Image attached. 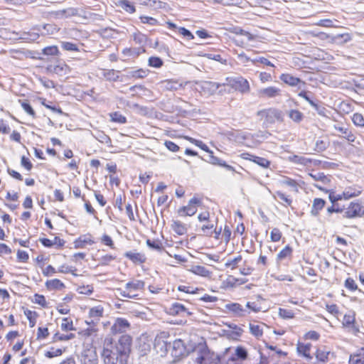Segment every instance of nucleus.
<instances>
[{
  "label": "nucleus",
  "mask_w": 364,
  "mask_h": 364,
  "mask_svg": "<svg viewBox=\"0 0 364 364\" xmlns=\"http://www.w3.org/2000/svg\"><path fill=\"white\" fill-rule=\"evenodd\" d=\"M360 359L362 360V363H364V346L358 350L357 353L350 355V363H353V360Z\"/></svg>",
  "instance_id": "nucleus-53"
},
{
  "label": "nucleus",
  "mask_w": 364,
  "mask_h": 364,
  "mask_svg": "<svg viewBox=\"0 0 364 364\" xmlns=\"http://www.w3.org/2000/svg\"><path fill=\"white\" fill-rule=\"evenodd\" d=\"M63 350L60 348H55L51 347L49 350L46 351L45 353L46 357L51 358L53 357L59 356L62 355Z\"/></svg>",
  "instance_id": "nucleus-51"
},
{
  "label": "nucleus",
  "mask_w": 364,
  "mask_h": 364,
  "mask_svg": "<svg viewBox=\"0 0 364 364\" xmlns=\"http://www.w3.org/2000/svg\"><path fill=\"white\" fill-rule=\"evenodd\" d=\"M225 309L232 312L235 316H245L250 313V311L244 309L242 306L238 303H230L225 305Z\"/></svg>",
  "instance_id": "nucleus-11"
},
{
  "label": "nucleus",
  "mask_w": 364,
  "mask_h": 364,
  "mask_svg": "<svg viewBox=\"0 0 364 364\" xmlns=\"http://www.w3.org/2000/svg\"><path fill=\"white\" fill-rule=\"evenodd\" d=\"M146 242L147 246L153 250H157L159 252H161L164 250V247H163L161 243L159 242L154 241V240H151L148 239Z\"/></svg>",
  "instance_id": "nucleus-50"
},
{
  "label": "nucleus",
  "mask_w": 364,
  "mask_h": 364,
  "mask_svg": "<svg viewBox=\"0 0 364 364\" xmlns=\"http://www.w3.org/2000/svg\"><path fill=\"white\" fill-rule=\"evenodd\" d=\"M95 137L101 143L107 144L111 143V139L109 136L105 134L103 132H98Z\"/></svg>",
  "instance_id": "nucleus-58"
},
{
  "label": "nucleus",
  "mask_w": 364,
  "mask_h": 364,
  "mask_svg": "<svg viewBox=\"0 0 364 364\" xmlns=\"http://www.w3.org/2000/svg\"><path fill=\"white\" fill-rule=\"evenodd\" d=\"M328 141H323L321 139H318L316 142L314 151H316V152H322V151H325L328 148Z\"/></svg>",
  "instance_id": "nucleus-40"
},
{
  "label": "nucleus",
  "mask_w": 364,
  "mask_h": 364,
  "mask_svg": "<svg viewBox=\"0 0 364 364\" xmlns=\"http://www.w3.org/2000/svg\"><path fill=\"white\" fill-rule=\"evenodd\" d=\"M227 84L232 88L242 93L250 91L249 82L242 76L228 77L225 79Z\"/></svg>",
  "instance_id": "nucleus-3"
},
{
  "label": "nucleus",
  "mask_w": 364,
  "mask_h": 364,
  "mask_svg": "<svg viewBox=\"0 0 364 364\" xmlns=\"http://www.w3.org/2000/svg\"><path fill=\"white\" fill-rule=\"evenodd\" d=\"M124 257L129 259L134 263L142 264L146 262V257L139 252H127Z\"/></svg>",
  "instance_id": "nucleus-19"
},
{
  "label": "nucleus",
  "mask_w": 364,
  "mask_h": 364,
  "mask_svg": "<svg viewBox=\"0 0 364 364\" xmlns=\"http://www.w3.org/2000/svg\"><path fill=\"white\" fill-rule=\"evenodd\" d=\"M292 248L289 245H287L277 255V259L282 260L291 255Z\"/></svg>",
  "instance_id": "nucleus-35"
},
{
  "label": "nucleus",
  "mask_w": 364,
  "mask_h": 364,
  "mask_svg": "<svg viewBox=\"0 0 364 364\" xmlns=\"http://www.w3.org/2000/svg\"><path fill=\"white\" fill-rule=\"evenodd\" d=\"M193 272L203 277H208L210 274V272L205 267L199 265L194 267Z\"/></svg>",
  "instance_id": "nucleus-55"
},
{
  "label": "nucleus",
  "mask_w": 364,
  "mask_h": 364,
  "mask_svg": "<svg viewBox=\"0 0 364 364\" xmlns=\"http://www.w3.org/2000/svg\"><path fill=\"white\" fill-rule=\"evenodd\" d=\"M147 75V71L143 69H139L129 72V76L134 78H144Z\"/></svg>",
  "instance_id": "nucleus-41"
},
{
  "label": "nucleus",
  "mask_w": 364,
  "mask_h": 364,
  "mask_svg": "<svg viewBox=\"0 0 364 364\" xmlns=\"http://www.w3.org/2000/svg\"><path fill=\"white\" fill-rule=\"evenodd\" d=\"M213 228L214 225L213 223H208L206 225H203L201 227V231L204 235L210 237L212 236Z\"/></svg>",
  "instance_id": "nucleus-56"
},
{
  "label": "nucleus",
  "mask_w": 364,
  "mask_h": 364,
  "mask_svg": "<svg viewBox=\"0 0 364 364\" xmlns=\"http://www.w3.org/2000/svg\"><path fill=\"white\" fill-rule=\"evenodd\" d=\"M129 326L130 324L127 319L117 318L112 326L111 331L113 333H123L129 328Z\"/></svg>",
  "instance_id": "nucleus-12"
},
{
  "label": "nucleus",
  "mask_w": 364,
  "mask_h": 364,
  "mask_svg": "<svg viewBox=\"0 0 364 364\" xmlns=\"http://www.w3.org/2000/svg\"><path fill=\"white\" fill-rule=\"evenodd\" d=\"M49 335L48 329L46 327H38L37 332V340L46 338Z\"/></svg>",
  "instance_id": "nucleus-59"
},
{
  "label": "nucleus",
  "mask_w": 364,
  "mask_h": 364,
  "mask_svg": "<svg viewBox=\"0 0 364 364\" xmlns=\"http://www.w3.org/2000/svg\"><path fill=\"white\" fill-rule=\"evenodd\" d=\"M118 71L114 70H108L104 73L105 77L109 81L116 82L119 80V75H117Z\"/></svg>",
  "instance_id": "nucleus-38"
},
{
  "label": "nucleus",
  "mask_w": 364,
  "mask_h": 364,
  "mask_svg": "<svg viewBox=\"0 0 364 364\" xmlns=\"http://www.w3.org/2000/svg\"><path fill=\"white\" fill-rule=\"evenodd\" d=\"M326 205V201L322 198H314L311 210V215L316 217L319 215V211L321 210Z\"/></svg>",
  "instance_id": "nucleus-16"
},
{
  "label": "nucleus",
  "mask_w": 364,
  "mask_h": 364,
  "mask_svg": "<svg viewBox=\"0 0 364 364\" xmlns=\"http://www.w3.org/2000/svg\"><path fill=\"white\" fill-rule=\"evenodd\" d=\"M41 28L40 27H35L32 28L31 31L27 32H22L20 34L19 39L23 40L27 42H34L36 41L40 35Z\"/></svg>",
  "instance_id": "nucleus-13"
},
{
  "label": "nucleus",
  "mask_w": 364,
  "mask_h": 364,
  "mask_svg": "<svg viewBox=\"0 0 364 364\" xmlns=\"http://www.w3.org/2000/svg\"><path fill=\"white\" fill-rule=\"evenodd\" d=\"M204 56L208 59L218 61L222 64H224V65L227 64V60L223 59V58L221 57V55L220 54L206 53V54H205Z\"/></svg>",
  "instance_id": "nucleus-60"
},
{
  "label": "nucleus",
  "mask_w": 364,
  "mask_h": 364,
  "mask_svg": "<svg viewBox=\"0 0 364 364\" xmlns=\"http://www.w3.org/2000/svg\"><path fill=\"white\" fill-rule=\"evenodd\" d=\"M294 163L306 166L312 162V159L306 158L304 156L294 155L291 158Z\"/></svg>",
  "instance_id": "nucleus-34"
},
{
  "label": "nucleus",
  "mask_w": 364,
  "mask_h": 364,
  "mask_svg": "<svg viewBox=\"0 0 364 364\" xmlns=\"http://www.w3.org/2000/svg\"><path fill=\"white\" fill-rule=\"evenodd\" d=\"M274 196L275 198L278 197L281 200H282L284 202L282 205L284 206L291 205L292 203V200L289 198L284 193L281 191H277Z\"/></svg>",
  "instance_id": "nucleus-42"
},
{
  "label": "nucleus",
  "mask_w": 364,
  "mask_h": 364,
  "mask_svg": "<svg viewBox=\"0 0 364 364\" xmlns=\"http://www.w3.org/2000/svg\"><path fill=\"white\" fill-rule=\"evenodd\" d=\"M202 200L197 197L192 198L189 201L188 204L186 206L181 207L178 210V213H184V215L192 216L196 214L197 211V207L202 205Z\"/></svg>",
  "instance_id": "nucleus-7"
},
{
  "label": "nucleus",
  "mask_w": 364,
  "mask_h": 364,
  "mask_svg": "<svg viewBox=\"0 0 364 364\" xmlns=\"http://www.w3.org/2000/svg\"><path fill=\"white\" fill-rule=\"evenodd\" d=\"M144 284L143 281L136 280L127 283L125 288L127 290H140L144 289Z\"/></svg>",
  "instance_id": "nucleus-31"
},
{
  "label": "nucleus",
  "mask_w": 364,
  "mask_h": 364,
  "mask_svg": "<svg viewBox=\"0 0 364 364\" xmlns=\"http://www.w3.org/2000/svg\"><path fill=\"white\" fill-rule=\"evenodd\" d=\"M117 6L129 14H134L136 11L134 4L128 0H120L117 3Z\"/></svg>",
  "instance_id": "nucleus-21"
},
{
  "label": "nucleus",
  "mask_w": 364,
  "mask_h": 364,
  "mask_svg": "<svg viewBox=\"0 0 364 364\" xmlns=\"http://www.w3.org/2000/svg\"><path fill=\"white\" fill-rule=\"evenodd\" d=\"M287 114L296 123H300L304 118V114L298 109H290L288 111Z\"/></svg>",
  "instance_id": "nucleus-25"
},
{
  "label": "nucleus",
  "mask_w": 364,
  "mask_h": 364,
  "mask_svg": "<svg viewBox=\"0 0 364 364\" xmlns=\"http://www.w3.org/2000/svg\"><path fill=\"white\" fill-rule=\"evenodd\" d=\"M139 18L142 23H146V24H149L151 26H156V25L159 24V21L156 18L150 17V16H141L139 17Z\"/></svg>",
  "instance_id": "nucleus-54"
},
{
  "label": "nucleus",
  "mask_w": 364,
  "mask_h": 364,
  "mask_svg": "<svg viewBox=\"0 0 364 364\" xmlns=\"http://www.w3.org/2000/svg\"><path fill=\"white\" fill-rule=\"evenodd\" d=\"M46 286L49 290L61 289L65 287V284L58 279L48 280Z\"/></svg>",
  "instance_id": "nucleus-26"
},
{
  "label": "nucleus",
  "mask_w": 364,
  "mask_h": 364,
  "mask_svg": "<svg viewBox=\"0 0 364 364\" xmlns=\"http://www.w3.org/2000/svg\"><path fill=\"white\" fill-rule=\"evenodd\" d=\"M279 79L285 84L291 87H297L298 89L304 88L306 83L300 78L293 76L289 73H283L280 75Z\"/></svg>",
  "instance_id": "nucleus-8"
},
{
  "label": "nucleus",
  "mask_w": 364,
  "mask_h": 364,
  "mask_svg": "<svg viewBox=\"0 0 364 364\" xmlns=\"http://www.w3.org/2000/svg\"><path fill=\"white\" fill-rule=\"evenodd\" d=\"M250 333L257 338L262 336V330L259 325L250 324Z\"/></svg>",
  "instance_id": "nucleus-57"
},
{
  "label": "nucleus",
  "mask_w": 364,
  "mask_h": 364,
  "mask_svg": "<svg viewBox=\"0 0 364 364\" xmlns=\"http://www.w3.org/2000/svg\"><path fill=\"white\" fill-rule=\"evenodd\" d=\"M39 27L41 28V31H39L40 35L42 36L53 34L57 31L55 26L50 23L45 24Z\"/></svg>",
  "instance_id": "nucleus-30"
},
{
  "label": "nucleus",
  "mask_w": 364,
  "mask_h": 364,
  "mask_svg": "<svg viewBox=\"0 0 364 364\" xmlns=\"http://www.w3.org/2000/svg\"><path fill=\"white\" fill-rule=\"evenodd\" d=\"M315 355H316L315 361L313 362L314 364H316L317 363H325L328 360V356L329 355V351H326V350H321V349H317Z\"/></svg>",
  "instance_id": "nucleus-23"
},
{
  "label": "nucleus",
  "mask_w": 364,
  "mask_h": 364,
  "mask_svg": "<svg viewBox=\"0 0 364 364\" xmlns=\"http://www.w3.org/2000/svg\"><path fill=\"white\" fill-rule=\"evenodd\" d=\"M355 322V315L354 314H346L343 316V325L344 326H350L353 324Z\"/></svg>",
  "instance_id": "nucleus-62"
},
{
  "label": "nucleus",
  "mask_w": 364,
  "mask_h": 364,
  "mask_svg": "<svg viewBox=\"0 0 364 364\" xmlns=\"http://www.w3.org/2000/svg\"><path fill=\"white\" fill-rule=\"evenodd\" d=\"M353 122L355 126L364 127V118L360 113H355L352 117Z\"/></svg>",
  "instance_id": "nucleus-52"
},
{
  "label": "nucleus",
  "mask_w": 364,
  "mask_h": 364,
  "mask_svg": "<svg viewBox=\"0 0 364 364\" xmlns=\"http://www.w3.org/2000/svg\"><path fill=\"white\" fill-rule=\"evenodd\" d=\"M24 314L29 321L30 327L31 328L34 327L36 325V318L38 316L37 312L33 311L29 309H26L24 311Z\"/></svg>",
  "instance_id": "nucleus-29"
},
{
  "label": "nucleus",
  "mask_w": 364,
  "mask_h": 364,
  "mask_svg": "<svg viewBox=\"0 0 364 364\" xmlns=\"http://www.w3.org/2000/svg\"><path fill=\"white\" fill-rule=\"evenodd\" d=\"M196 358H192L187 364H223L220 357L211 352L206 345H200L196 349Z\"/></svg>",
  "instance_id": "nucleus-2"
},
{
  "label": "nucleus",
  "mask_w": 364,
  "mask_h": 364,
  "mask_svg": "<svg viewBox=\"0 0 364 364\" xmlns=\"http://www.w3.org/2000/svg\"><path fill=\"white\" fill-rule=\"evenodd\" d=\"M178 33L182 35L183 37L186 38L188 40H191L194 38V36L193 33L184 27H179L178 28Z\"/></svg>",
  "instance_id": "nucleus-63"
},
{
  "label": "nucleus",
  "mask_w": 364,
  "mask_h": 364,
  "mask_svg": "<svg viewBox=\"0 0 364 364\" xmlns=\"http://www.w3.org/2000/svg\"><path fill=\"white\" fill-rule=\"evenodd\" d=\"M309 177L316 181H320L326 185L331 182V176H326L322 172H312L309 174Z\"/></svg>",
  "instance_id": "nucleus-20"
},
{
  "label": "nucleus",
  "mask_w": 364,
  "mask_h": 364,
  "mask_svg": "<svg viewBox=\"0 0 364 364\" xmlns=\"http://www.w3.org/2000/svg\"><path fill=\"white\" fill-rule=\"evenodd\" d=\"M235 355L237 358L242 360H245L247 357V352L246 349L242 346H238L235 349Z\"/></svg>",
  "instance_id": "nucleus-44"
},
{
  "label": "nucleus",
  "mask_w": 364,
  "mask_h": 364,
  "mask_svg": "<svg viewBox=\"0 0 364 364\" xmlns=\"http://www.w3.org/2000/svg\"><path fill=\"white\" fill-rule=\"evenodd\" d=\"M279 315L282 318L289 319L294 317V313L291 310L285 309H279Z\"/></svg>",
  "instance_id": "nucleus-47"
},
{
  "label": "nucleus",
  "mask_w": 364,
  "mask_h": 364,
  "mask_svg": "<svg viewBox=\"0 0 364 364\" xmlns=\"http://www.w3.org/2000/svg\"><path fill=\"white\" fill-rule=\"evenodd\" d=\"M220 86V83L212 81H205L203 84V88L208 90L210 94L215 93Z\"/></svg>",
  "instance_id": "nucleus-28"
},
{
  "label": "nucleus",
  "mask_w": 364,
  "mask_h": 364,
  "mask_svg": "<svg viewBox=\"0 0 364 364\" xmlns=\"http://www.w3.org/2000/svg\"><path fill=\"white\" fill-rule=\"evenodd\" d=\"M253 162L263 168H268L270 165V161L269 160L257 156L254 158Z\"/></svg>",
  "instance_id": "nucleus-49"
},
{
  "label": "nucleus",
  "mask_w": 364,
  "mask_h": 364,
  "mask_svg": "<svg viewBox=\"0 0 364 364\" xmlns=\"http://www.w3.org/2000/svg\"><path fill=\"white\" fill-rule=\"evenodd\" d=\"M58 52V48L55 46H48L42 50L43 54L46 55H56Z\"/></svg>",
  "instance_id": "nucleus-46"
},
{
  "label": "nucleus",
  "mask_w": 364,
  "mask_h": 364,
  "mask_svg": "<svg viewBox=\"0 0 364 364\" xmlns=\"http://www.w3.org/2000/svg\"><path fill=\"white\" fill-rule=\"evenodd\" d=\"M81 364H98L96 352L92 349L84 350L80 355Z\"/></svg>",
  "instance_id": "nucleus-10"
},
{
  "label": "nucleus",
  "mask_w": 364,
  "mask_h": 364,
  "mask_svg": "<svg viewBox=\"0 0 364 364\" xmlns=\"http://www.w3.org/2000/svg\"><path fill=\"white\" fill-rule=\"evenodd\" d=\"M271 240L272 242H278L282 237V232L279 229L274 228L272 230L270 233Z\"/></svg>",
  "instance_id": "nucleus-61"
},
{
  "label": "nucleus",
  "mask_w": 364,
  "mask_h": 364,
  "mask_svg": "<svg viewBox=\"0 0 364 364\" xmlns=\"http://www.w3.org/2000/svg\"><path fill=\"white\" fill-rule=\"evenodd\" d=\"M298 95L308 102L311 107L317 101V100H314L313 93L309 91L301 90Z\"/></svg>",
  "instance_id": "nucleus-32"
},
{
  "label": "nucleus",
  "mask_w": 364,
  "mask_h": 364,
  "mask_svg": "<svg viewBox=\"0 0 364 364\" xmlns=\"http://www.w3.org/2000/svg\"><path fill=\"white\" fill-rule=\"evenodd\" d=\"M19 102H21L22 108L27 114L32 116L33 118L36 117V112L29 104V102H28V100H19Z\"/></svg>",
  "instance_id": "nucleus-36"
},
{
  "label": "nucleus",
  "mask_w": 364,
  "mask_h": 364,
  "mask_svg": "<svg viewBox=\"0 0 364 364\" xmlns=\"http://www.w3.org/2000/svg\"><path fill=\"white\" fill-rule=\"evenodd\" d=\"M85 11L82 8L69 7L56 11V16L60 18H71L73 16H84Z\"/></svg>",
  "instance_id": "nucleus-9"
},
{
  "label": "nucleus",
  "mask_w": 364,
  "mask_h": 364,
  "mask_svg": "<svg viewBox=\"0 0 364 364\" xmlns=\"http://www.w3.org/2000/svg\"><path fill=\"white\" fill-rule=\"evenodd\" d=\"M61 47L65 50L68 51H78V46L77 44L72 42H61Z\"/></svg>",
  "instance_id": "nucleus-43"
},
{
  "label": "nucleus",
  "mask_w": 364,
  "mask_h": 364,
  "mask_svg": "<svg viewBox=\"0 0 364 364\" xmlns=\"http://www.w3.org/2000/svg\"><path fill=\"white\" fill-rule=\"evenodd\" d=\"M311 347V343L304 344L302 343H299L297 344V351L299 354L304 356L308 361H311L313 360V357L310 355V349Z\"/></svg>",
  "instance_id": "nucleus-17"
},
{
  "label": "nucleus",
  "mask_w": 364,
  "mask_h": 364,
  "mask_svg": "<svg viewBox=\"0 0 364 364\" xmlns=\"http://www.w3.org/2000/svg\"><path fill=\"white\" fill-rule=\"evenodd\" d=\"M112 121L114 122H118L120 124H124L127 122V119L124 116L121 114L120 113L115 112L110 114Z\"/></svg>",
  "instance_id": "nucleus-48"
},
{
  "label": "nucleus",
  "mask_w": 364,
  "mask_h": 364,
  "mask_svg": "<svg viewBox=\"0 0 364 364\" xmlns=\"http://www.w3.org/2000/svg\"><path fill=\"white\" fill-rule=\"evenodd\" d=\"M258 94L262 97L272 98L280 95L281 90L278 87L271 86L266 88L260 89Z\"/></svg>",
  "instance_id": "nucleus-14"
},
{
  "label": "nucleus",
  "mask_w": 364,
  "mask_h": 364,
  "mask_svg": "<svg viewBox=\"0 0 364 364\" xmlns=\"http://www.w3.org/2000/svg\"><path fill=\"white\" fill-rule=\"evenodd\" d=\"M172 230L178 235H182L187 232V228L185 224L179 220H174L171 224Z\"/></svg>",
  "instance_id": "nucleus-24"
},
{
  "label": "nucleus",
  "mask_w": 364,
  "mask_h": 364,
  "mask_svg": "<svg viewBox=\"0 0 364 364\" xmlns=\"http://www.w3.org/2000/svg\"><path fill=\"white\" fill-rule=\"evenodd\" d=\"M95 242L92 240L90 235H88V236H84V239L80 237L74 242L75 248L83 247L85 244L92 245Z\"/></svg>",
  "instance_id": "nucleus-27"
},
{
  "label": "nucleus",
  "mask_w": 364,
  "mask_h": 364,
  "mask_svg": "<svg viewBox=\"0 0 364 364\" xmlns=\"http://www.w3.org/2000/svg\"><path fill=\"white\" fill-rule=\"evenodd\" d=\"M163 87L167 90H177L182 87V85L178 81L173 80H166L161 82Z\"/></svg>",
  "instance_id": "nucleus-22"
},
{
  "label": "nucleus",
  "mask_w": 364,
  "mask_h": 364,
  "mask_svg": "<svg viewBox=\"0 0 364 364\" xmlns=\"http://www.w3.org/2000/svg\"><path fill=\"white\" fill-rule=\"evenodd\" d=\"M364 215V206L358 202H351L346 208L343 217L354 218L362 217Z\"/></svg>",
  "instance_id": "nucleus-6"
},
{
  "label": "nucleus",
  "mask_w": 364,
  "mask_h": 364,
  "mask_svg": "<svg viewBox=\"0 0 364 364\" xmlns=\"http://www.w3.org/2000/svg\"><path fill=\"white\" fill-rule=\"evenodd\" d=\"M132 343V337L127 334L121 336L117 342L106 338L101 353L104 364H127Z\"/></svg>",
  "instance_id": "nucleus-1"
},
{
  "label": "nucleus",
  "mask_w": 364,
  "mask_h": 364,
  "mask_svg": "<svg viewBox=\"0 0 364 364\" xmlns=\"http://www.w3.org/2000/svg\"><path fill=\"white\" fill-rule=\"evenodd\" d=\"M74 338H75V335L73 333H69V334H66V335H65V334L60 335L59 333H56L53 337V341L55 342V341H68V340H71Z\"/></svg>",
  "instance_id": "nucleus-39"
},
{
  "label": "nucleus",
  "mask_w": 364,
  "mask_h": 364,
  "mask_svg": "<svg viewBox=\"0 0 364 364\" xmlns=\"http://www.w3.org/2000/svg\"><path fill=\"white\" fill-rule=\"evenodd\" d=\"M164 146L172 152H176L180 149V147L176 143L169 140L164 141Z\"/></svg>",
  "instance_id": "nucleus-64"
},
{
  "label": "nucleus",
  "mask_w": 364,
  "mask_h": 364,
  "mask_svg": "<svg viewBox=\"0 0 364 364\" xmlns=\"http://www.w3.org/2000/svg\"><path fill=\"white\" fill-rule=\"evenodd\" d=\"M335 129L342 133V137L348 140L349 142H354L355 140V136L350 129L347 127H340L335 125Z\"/></svg>",
  "instance_id": "nucleus-18"
},
{
  "label": "nucleus",
  "mask_w": 364,
  "mask_h": 364,
  "mask_svg": "<svg viewBox=\"0 0 364 364\" xmlns=\"http://www.w3.org/2000/svg\"><path fill=\"white\" fill-rule=\"evenodd\" d=\"M258 115H261L265 118V122L268 124H273L276 121L282 122L283 120V115L282 111L270 108L258 112Z\"/></svg>",
  "instance_id": "nucleus-5"
},
{
  "label": "nucleus",
  "mask_w": 364,
  "mask_h": 364,
  "mask_svg": "<svg viewBox=\"0 0 364 364\" xmlns=\"http://www.w3.org/2000/svg\"><path fill=\"white\" fill-rule=\"evenodd\" d=\"M149 65L150 67L159 68L163 65V60L155 56H151L149 58Z\"/></svg>",
  "instance_id": "nucleus-37"
},
{
  "label": "nucleus",
  "mask_w": 364,
  "mask_h": 364,
  "mask_svg": "<svg viewBox=\"0 0 364 364\" xmlns=\"http://www.w3.org/2000/svg\"><path fill=\"white\" fill-rule=\"evenodd\" d=\"M61 329L65 331L74 330L73 321L68 318H64L61 323Z\"/></svg>",
  "instance_id": "nucleus-45"
},
{
  "label": "nucleus",
  "mask_w": 364,
  "mask_h": 364,
  "mask_svg": "<svg viewBox=\"0 0 364 364\" xmlns=\"http://www.w3.org/2000/svg\"><path fill=\"white\" fill-rule=\"evenodd\" d=\"M169 310L170 314L172 315H191V313L184 306V305L176 302L172 304Z\"/></svg>",
  "instance_id": "nucleus-15"
},
{
  "label": "nucleus",
  "mask_w": 364,
  "mask_h": 364,
  "mask_svg": "<svg viewBox=\"0 0 364 364\" xmlns=\"http://www.w3.org/2000/svg\"><path fill=\"white\" fill-rule=\"evenodd\" d=\"M104 309L101 306L92 307L90 309L89 315L92 318L99 319L103 315Z\"/></svg>",
  "instance_id": "nucleus-33"
},
{
  "label": "nucleus",
  "mask_w": 364,
  "mask_h": 364,
  "mask_svg": "<svg viewBox=\"0 0 364 364\" xmlns=\"http://www.w3.org/2000/svg\"><path fill=\"white\" fill-rule=\"evenodd\" d=\"M163 346L165 347L166 350L171 349V355L175 358L183 356L186 352V347L181 339L175 340L173 343L163 341Z\"/></svg>",
  "instance_id": "nucleus-4"
}]
</instances>
